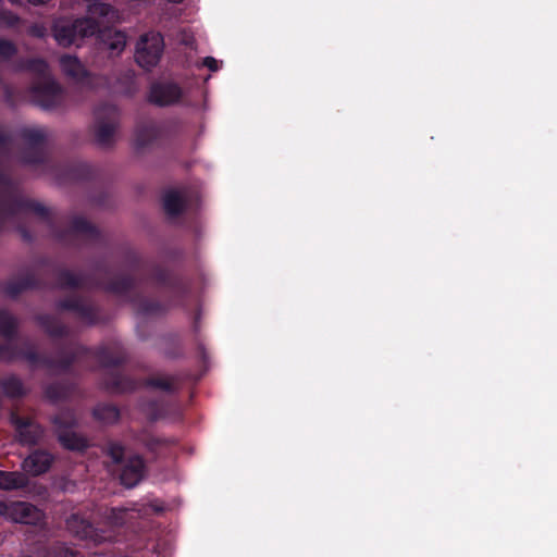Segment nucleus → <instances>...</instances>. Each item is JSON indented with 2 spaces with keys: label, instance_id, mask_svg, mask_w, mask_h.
Segmentation results:
<instances>
[{
  "label": "nucleus",
  "instance_id": "obj_1",
  "mask_svg": "<svg viewBox=\"0 0 557 557\" xmlns=\"http://www.w3.org/2000/svg\"><path fill=\"white\" fill-rule=\"evenodd\" d=\"M17 327V322L14 317H12L5 310H0V335H2L5 339H8V345L0 347V360L3 361H12L17 358H22L27 361L30 366H36L38 363H42L47 366L49 369L53 371H64L66 370L72 362L76 359V357L83 352L88 354L87 350L83 348H76L72 358H64L60 361H50V360H39L37 354L33 349H27L25 351H17L11 344L12 337L15 335Z\"/></svg>",
  "mask_w": 557,
  "mask_h": 557
},
{
  "label": "nucleus",
  "instance_id": "obj_2",
  "mask_svg": "<svg viewBox=\"0 0 557 557\" xmlns=\"http://www.w3.org/2000/svg\"><path fill=\"white\" fill-rule=\"evenodd\" d=\"M24 67L40 76L32 92L36 103L45 110L57 108L64 98L61 86L48 74L49 66L42 59H33L27 61Z\"/></svg>",
  "mask_w": 557,
  "mask_h": 557
},
{
  "label": "nucleus",
  "instance_id": "obj_3",
  "mask_svg": "<svg viewBox=\"0 0 557 557\" xmlns=\"http://www.w3.org/2000/svg\"><path fill=\"white\" fill-rule=\"evenodd\" d=\"M98 23L91 17L74 21L61 18L54 22L52 32L55 41L62 47L75 45L78 40L96 35Z\"/></svg>",
  "mask_w": 557,
  "mask_h": 557
},
{
  "label": "nucleus",
  "instance_id": "obj_4",
  "mask_svg": "<svg viewBox=\"0 0 557 557\" xmlns=\"http://www.w3.org/2000/svg\"><path fill=\"white\" fill-rule=\"evenodd\" d=\"M0 517L29 525H39L45 520V513L39 508L22 500H0Z\"/></svg>",
  "mask_w": 557,
  "mask_h": 557
},
{
  "label": "nucleus",
  "instance_id": "obj_5",
  "mask_svg": "<svg viewBox=\"0 0 557 557\" xmlns=\"http://www.w3.org/2000/svg\"><path fill=\"white\" fill-rule=\"evenodd\" d=\"M163 49L164 41L160 33L144 34L136 45L135 60L140 67L149 71L159 63Z\"/></svg>",
  "mask_w": 557,
  "mask_h": 557
},
{
  "label": "nucleus",
  "instance_id": "obj_6",
  "mask_svg": "<svg viewBox=\"0 0 557 557\" xmlns=\"http://www.w3.org/2000/svg\"><path fill=\"white\" fill-rule=\"evenodd\" d=\"M96 141L102 147L110 146L119 124V111L112 104H104L95 111Z\"/></svg>",
  "mask_w": 557,
  "mask_h": 557
},
{
  "label": "nucleus",
  "instance_id": "obj_7",
  "mask_svg": "<svg viewBox=\"0 0 557 557\" xmlns=\"http://www.w3.org/2000/svg\"><path fill=\"white\" fill-rule=\"evenodd\" d=\"M52 423L55 426L58 440L64 448L70 450H83L88 446L85 437L72 431V428L76 424L72 412H61L52 419Z\"/></svg>",
  "mask_w": 557,
  "mask_h": 557
},
{
  "label": "nucleus",
  "instance_id": "obj_8",
  "mask_svg": "<svg viewBox=\"0 0 557 557\" xmlns=\"http://www.w3.org/2000/svg\"><path fill=\"white\" fill-rule=\"evenodd\" d=\"M22 137L27 145V152L24 157L25 163H37L44 159V144L47 133L41 127H27L22 131Z\"/></svg>",
  "mask_w": 557,
  "mask_h": 557
},
{
  "label": "nucleus",
  "instance_id": "obj_9",
  "mask_svg": "<svg viewBox=\"0 0 557 557\" xmlns=\"http://www.w3.org/2000/svg\"><path fill=\"white\" fill-rule=\"evenodd\" d=\"M67 530L81 540H90L95 543H101L108 537L99 532L88 520L82 518L79 515H71L66 519Z\"/></svg>",
  "mask_w": 557,
  "mask_h": 557
},
{
  "label": "nucleus",
  "instance_id": "obj_10",
  "mask_svg": "<svg viewBox=\"0 0 557 557\" xmlns=\"http://www.w3.org/2000/svg\"><path fill=\"white\" fill-rule=\"evenodd\" d=\"M35 213L41 218L48 215V209L40 203L28 201V200H15L13 202L0 201V224L4 219L16 213Z\"/></svg>",
  "mask_w": 557,
  "mask_h": 557
},
{
  "label": "nucleus",
  "instance_id": "obj_11",
  "mask_svg": "<svg viewBox=\"0 0 557 557\" xmlns=\"http://www.w3.org/2000/svg\"><path fill=\"white\" fill-rule=\"evenodd\" d=\"M54 457L52 454L36 449L30 453L22 462V469L25 474L38 476L46 473L52 466Z\"/></svg>",
  "mask_w": 557,
  "mask_h": 557
},
{
  "label": "nucleus",
  "instance_id": "obj_12",
  "mask_svg": "<svg viewBox=\"0 0 557 557\" xmlns=\"http://www.w3.org/2000/svg\"><path fill=\"white\" fill-rule=\"evenodd\" d=\"M145 469V461L140 456L129 457L120 474L122 485L127 488L135 487L144 479Z\"/></svg>",
  "mask_w": 557,
  "mask_h": 557
},
{
  "label": "nucleus",
  "instance_id": "obj_13",
  "mask_svg": "<svg viewBox=\"0 0 557 557\" xmlns=\"http://www.w3.org/2000/svg\"><path fill=\"white\" fill-rule=\"evenodd\" d=\"M181 96V88L176 84H154L150 89L149 101L164 107L177 102Z\"/></svg>",
  "mask_w": 557,
  "mask_h": 557
},
{
  "label": "nucleus",
  "instance_id": "obj_14",
  "mask_svg": "<svg viewBox=\"0 0 557 557\" xmlns=\"http://www.w3.org/2000/svg\"><path fill=\"white\" fill-rule=\"evenodd\" d=\"M60 66L64 75L76 83H86L89 86H94L89 73L86 71L78 58L70 54L62 55L60 58Z\"/></svg>",
  "mask_w": 557,
  "mask_h": 557
},
{
  "label": "nucleus",
  "instance_id": "obj_15",
  "mask_svg": "<svg viewBox=\"0 0 557 557\" xmlns=\"http://www.w3.org/2000/svg\"><path fill=\"white\" fill-rule=\"evenodd\" d=\"M12 422L15 425L18 440L23 444H36L44 434L42 428L33 421L12 416Z\"/></svg>",
  "mask_w": 557,
  "mask_h": 557
},
{
  "label": "nucleus",
  "instance_id": "obj_16",
  "mask_svg": "<svg viewBox=\"0 0 557 557\" xmlns=\"http://www.w3.org/2000/svg\"><path fill=\"white\" fill-rule=\"evenodd\" d=\"M100 42L113 54H120L126 46V36L123 32L104 28L96 33Z\"/></svg>",
  "mask_w": 557,
  "mask_h": 557
},
{
  "label": "nucleus",
  "instance_id": "obj_17",
  "mask_svg": "<svg viewBox=\"0 0 557 557\" xmlns=\"http://www.w3.org/2000/svg\"><path fill=\"white\" fill-rule=\"evenodd\" d=\"M28 484L25 473L18 471H0V490L10 491L23 488Z\"/></svg>",
  "mask_w": 557,
  "mask_h": 557
},
{
  "label": "nucleus",
  "instance_id": "obj_18",
  "mask_svg": "<svg viewBox=\"0 0 557 557\" xmlns=\"http://www.w3.org/2000/svg\"><path fill=\"white\" fill-rule=\"evenodd\" d=\"M163 208L168 215L176 216L185 208V200L175 190H169L163 196Z\"/></svg>",
  "mask_w": 557,
  "mask_h": 557
},
{
  "label": "nucleus",
  "instance_id": "obj_19",
  "mask_svg": "<svg viewBox=\"0 0 557 557\" xmlns=\"http://www.w3.org/2000/svg\"><path fill=\"white\" fill-rule=\"evenodd\" d=\"M159 136V129L154 125H147L137 129L135 135V148L143 149Z\"/></svg>",
  "mask_w": 557,
  "mask_h": 557
},
{
  "label": "nucleus",
  "instance_id": "obj_20",
  "mask_svg": "<svg viewBox=\"0 0 557 557\" xmlns=\"http://www.w3.org/2000/svg\"><path fill=\"white\" fill-rule=\"evenodd\" d=\"M3 394L10 398L21 397L26 394L23 382L16 376H9L1 382Z\"/></svg>",
  "mask_w": 557,
  "mask_h": 557
},
{
  "label": "nucleus",
  "instance_id": "obj_21",
  "mask_svg": "<svg viewBox=\"0 0 557 557\" xmlns=\"http://www.w3.org/2000/svg\"><path fill=\"white\" fill-rule=\"evenodd\" d=\"M94 416L97 420L111 424L119 420L120 411L112 405H99L94 409Z\"/></svg>",
  "mask_w": 557,
  "mask_h": 557
},
{
  "label": "nucleus",
  "instance_id": "obj_22",
  "mask_svg": "<svg viewBox=\"0 0 557 557\" xmlns=\"http://www.w3.org/2000/svg\"><path fill=\"white\" fill-rule=\"evenodd\" d=\"M106 387L114 393H124L134 389L136 383L121 374H114L112 381L108 382Z\"/></svg>",
  "mask_w": 557,
  "mask_h": 557
},
{
  "label": "nucleus",
  "instance_id": "obj_23",
  "mask_svg": "<svg viewBox=\"0 0 557 557\" xmlns=\"http://www.w3.org/2000/svg\"><path fill=\"white\" fill-rule=\"evenodd\" d=\"M88 13L92 16L106 17L108 21H113L116 16L113 7L102 2H94L89 4Z\"/></svg>",
  "mask_w": 557,
  "mask_h": 557
},
{
  "label": "nucleus",
  "instance_id": "obj_24",
  "mask_svg": "<svg viewBox=\"0 0 557 557\" xmlns=\"http://www.w3.org/2000/svg\"><path fill=\"white\" fill-rule=\"evenodd\" d=\"M35 285V281L32 276H27L26 278L20 282H9L4 288V293L9 297H16L22 290L33 287Z\"/></svg>",
  "mask_w": 557,
  "mask_h": 557
},
{
  "label": "nucleus",
  "instance_id": "obj_25",
  "mask_svg": "<svg viewBox=\"0 0 557 557\" xmlns=\"http://www.w3.org/2000/svg\"><path fill=\"white\" fill-rule=\"evenodd\" d=\"M146 385L164 392H172L175 388V380L171 376L156 377L146 381Z\"/></svg>",
  "mask_w": 557,
  "mask_h": 557
},
{
  "label": "nucleus",
  "instance_id": "obj_26",
  "mask_svg": "<svg viewBox=\"0 0 557 557\" xmlns=\"http://www.w3.org/2000/svg\"><path fill=\"white\" fill-rule=\"evenodd\" d=\"M40 324L51 336H60L65 331V327L58 320L51 317H41Z\"/></svg>",
  "mask_w": 557,
  "mask_h": 557
},
{
  "label": "nucleus",
  "instance_id": "obj_27",
  "mask_svg": "<svg viewBox=\"0 0 557 557\" xmlns=\"http://www.w3.org/2000/svg\"><path fill=\"white\" fill-rule=\"evenodd\" d=\"M45 394L50 401L57 403L67 396L69 389L63 385L53 384L46 388Z\"/></svg>",
  "mask_w": 557,
  "mask_h": 557
},
{
  "label": "nucleus",
  "instance_id": "obj_28",
  "mask_svg": "<svg viewBox=\"0 0 557 557\" xmlns=\"http://www.w3.org/2000/svg\"><path fill=\"white\" fill-rule=\"evenodd\" d=\"M59 285L61 287H78L83 285V280L72 272L63 271L59 275Z\"/></svg>",
  "mask_w": 557,
  "mask_h": 557
},
{
  "label": "nucleus",
  "instance_id": "obj_29",
  "mask_svg": "<svg viewBox=\"0 0 557 557\" xmlns=\"http://www.w3.org/2000/svg\"><path fill=\"white\" fill-rule=\"evenodd\" d=\"M128 512L127 508H112L108 516V521L111 525L121 527L126 523Z\"/></svg>",
  "mask_w": 557,
  "mask_h": 557
},
{
  "label": "nucleus",
  "instance_id": "obj_30",
  "mask_svg": "<svg viewBox=\"0 0 557 557\" xmlns=\"http://www.w3.org/2000/svg\"><path fill=\"white\" fill-rule=\"evenodd\" d=\"M72 230L75 233H82V234H94L96 233V228L84 218L77 216L74 218L72 221Z\"/></svg>",
  "mask_w": 557,
  "mask_h": 557
},
{
  "label": "nucleus",
  "instance_id": "obj_31",
  "mask_svg": "<svg viewBox=\"0 0 557 557\" xmlns=\"http://www.w3.org/2000/svg\"><path fill=\"white\" fill-rule=\"evenodd\" d=\"M15 45L5 39H0V61H7L16 53Z\"/></svg>",
  "mask_w": 557,
  "mask_h": 557
},
{
  "label": "nucleus",
  "instance_id": "obj_32",
  "mask_svg": "<svg viewBox=\"0 0 557 557\" xmlns=\"http://www.w3.org/2000/svg\"><path fill=\"white\" fill-rule=\"evenodd\" d=\"M97 359L99 360V362L102 367L116 366L123 361L122 357H115V358L109 357L106 349H100L97 352Z\"/></svg>",
  "mask_w": 557,
  "mask_h": 557
},
{
  "label": "nucleus",
  "instance_id": "obj_33",
  "mask_svg": "<svg viewBox=\"0 0 557 557\" xmlns=\"http://www.w3.org/2000/svg\"><path fill=\"white\" fill-rule=\"evenodd\" d=\"M108 455L111 457L113 462L119 463L123 459L124 447L119 443H110L108 446Z\"/></svg>",
  "mask_w": 557,
  "mask_h": 557
},
{
  "label": "nucleus",
  "instance_id": "obj_34",
  "mask_svg": "<svg viewBox=\"0 0 557 557\" xmlns=\"http://www.w3.org/2000/svg\"><path fill=\"white\" fill-rule=\"evenodd\" d=\"M0 22L5 24L8 27H14L20 23V17L11 11H2L0 12Z\"/></svg>",
  "mask_w": 557,
  "mask_h": 557
},
{
  "label": "nucleus",
  "instance_id": "obj_35",
  "mask_svg": "<svg viewBox=\"0 0 557 557\" xmlns=\"http://www.w3.org/2000/svg\"><path fill=\"white\" fill-rule=\"evenodd\" d=\"M129 286H131L129 280L122 278L120 281L111 283L107 287V289L110 290V292L119 293L120 294V293H123V292L127 290Z\"/></svg>",
  "mask_w": 557,
  "mask_h": 557
},
{
  "label": "nucleus",
  "instance_id": "obj_36",
  "mask_svg": "<svg viewBox=\"0 0 557 557\" xmlns=\"http://www.w3.org/2000/svg\"><path fill=\"white\" fill-rule=\"evenodd\" d=\"M47 32L48 30L44 24H34L28 29L29 35L37 38L46 37Z\"/></svg>",
  "mask_w": 557,
  "mask_h": 557
},
{
  "label": "nucleus",
  "instance_id": "obj_37",
  "mask_svg": "<svg viewBox=\"0 0 557 557\" xmlns=\"http://www.w3.org/2000/svg\"><path fill=\"white\" fill-rule=\"evenodd\" d=\"M202 64L212 72H216L219 70V62L213 57H206Z\"/></svg>",
  "mask_w": 557,
  "mask_h": 557
},
{
  "label": "nucleus",
  "instance_id": "obj_38",
  "mask_svg": "<svg viewBox=\"0 0 557 557\" xmlns=\"http://www.w3.org/2000/svg\"><path fill=\"white\" fill-rule=\"evenodd\" d=\"M59 307L62 309L76 310V309H78L79 306H78L77 301L65 300V301H61L59 304Z\"/></svg>",
  "mask_w": 557,
  "mask_h": 557
},
{
  "label": "nucleus",
  "instance_id": "obj_39",
  "mask_svg": "<svg viewBox=\"0 0 557 557\" xmlns=\"http://www.w3.org/2000/svg\"><path fill=\"white\" fill-rule=\"evenodd\" d=\"M12 4L18 5L22 4V0H9Z\"/></svg>",
  "mask_w": 557,
  "mask_h": 557
},
{
  "label": "nucleus",
  "instance_id": "obj_40",
  "mask_svg": "<svg viewBox=\"0 0 557 557\" xmlns=\"http://www.w3.org/2000/svg\"><path fill=\"white\" fill-rule=\"evenodd\" d=\"M5 139H7L5 137L0 136V141H5Z\"/></svg>",
  "mask_w": 557,
  "mask_h": 557
}]
</instances>
